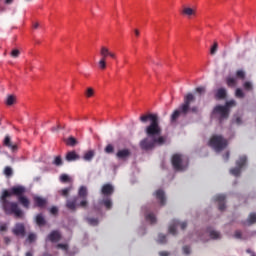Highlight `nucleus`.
Instances as JSON below:
<instances>
[{
  "label": "nucleus",
  "mask_w": 256,
  "mask_h": 256,
  "mask_svg": "<svg viewBox=\"0 0 256 256\" xmlns=\"http://www.w3.org/2000/svg\"><path fill=\"white\" fill-rule=\"evenodd\" d=\"M25 193H27V188L23 185L14 186L10 188V190H3L0 197V203L5 215H14L17 219L23 217V210L19 207V203L24 209H29V206L31 205V202L29 201V198L25 196ZM13 195L18 197V203L8 200L9 197H13Z\"/></svg>",
  "instance_id": "obj_1"
},
{
  "label": "nucleus",
  "mask_w": 256,
  "mask_h": 256,
  "mask_svg": "<svg viewBox=\"0 0 256 256\" xmlns=\"http://www.w3.org/2000/svg\"><path fill=\"white\" fill-rule=\"evenodd\" d=\"M140 121L141 123L150 121V125L145 129L147 137L142 139L139 143L142 151H153L157 145L159 147L165 145V137L161 136V126H159V116H157V114L142 115Z\"/></svg>",
  "instance_id": "obj_2"
},
{
  "label": "nucleus",
  "mask_w": 256,
  "mask_h": 256,
  "mask_svg": "<svg viewBox=\"0 0 256 256\" xmlns=\"http://www.w3.org/2000/svg\"><path fill=\"white\" fill-rule=\"evenodd\" d=\"M191 103H195V95L193 93H187L184 96V101L178 109L174 110L170 116L171 123H176L179 117H187L189 113H199V107L193 106L191 107Z\"/></svg>",
  "instance_id": "obj_3"
},
{
  "label": "nucleus",
  "mask_w": 256,
  "mask_h": 256,
  "mask_svg": "<svg viewBox=\"0 0 256 256\" xmlns=\"http://www.w3.org/2000/svg\"><path fill=\"white\" fill-rule=\"evenodd\" d=\"M88 195L89 192L87 191V188L85 186H81L78 190V196L66 201L67 209L70 211H77V207L87 209V207H89V201L87 200Z\"/></svg>",
  "instance_id": "obj_4"
},
{
  "label": "nucleus",
  "mask_w": 256,
  "mask_h": 256,
  "mask_svg": "<svg viewBox=\"0 0 256 256\" xmlns=\"http://www.w3.org/2000/svg\"><path fill=\"white\" fill-rule=\"evenodd\" d=\"M237 102L235 100H229L225 103L224 106L217 105L214 107L213 113H217L220 118V122L224 121V119H229V113H231V108L236 107Z\"/></svg>",
  "instance_id": "obj_5"
},
{
  "label": "nucleus",
  "mask_w": 256,
  "mask_h": 256,
  "mask_svg": "<svg viewBox=\"0 0 256 256\" xmlns=\"http://www.w3.org/2000/svg\"><path fill=\"white\" fill-rule=\"evenodd\" d=\"M208 145L212 147L216 153H219L227 147V140L221 135H213L210 138Z\"/></svg>",
  "instance_id": "obj_6"
},
{
  "label": "nucleus",
  "mask_w": 256,
  "mask_h": 256,
  "mask_svg": "<svg viewBox=\"0 0 256 256\" xmlns=\"http://www.w3.org/2000/svg\"><path fill=\"white\" fill-rule=\"evenodd\" d=\"M100 57L101 59L98 62V67L101 71H105L107 69V58L111 57V59H116L117 55L114 52L109 51V48L102 46L100 48Z\"/></svg>",
  "instance_id": "obj_7"
},
{
  "label": "nucleus",
  "mask_w": 256,
  "mask_h": 256,
  "mask_svg": "<svg viewBox=\"0 0 256 256\" xmlns=\"http://www.w3.org/2000/svg\"><path fill=\"white\" fill-rule=\"evenodd\" d=\"M247 165V156H240L236 161V167L230 170L231 175L239 177L241 175V169Z\"/></svg>",
  "instance_id": "obj_8"
},
{
  "label": "nucleus",
  "mask_w": 256,
  "mask_h": 256,
  "mask_svg": "<svg viewBox=\"0 0 256 256\" xmlns=\"http://www.w3.org/2000/svg\"><path fill=\"white\" fill-rule=\"evenodd\" d=\"M183 161H185V158H183L182 154H174L171 158L173 169H175V171H183L185 169Z\"/></svg>",
  "instance_id": "obj_9"
},
{
  "label": "nucleus",
  "mask_w": 256,
  "mask_h": 256,
  "mask_svg": "<svg viewBox=\"0 0 256 256\" xmlns=\"http://www.w3.org/2000/svg\"><path fill=\"white\" fill-rule=\"evenodd\" d=\"M13 235L16 237H24L25 236V224L23 223H16L14 228L12 229Z\"/></svg>",
  "instance_id": "obj_10"
},
{
  "label": "nucleus",
  "mask_w": 256,
  "mask_h": 256,
  "mask_svg": "<svg viewBox=\"0 0 256 256\" xmlns=\"http://www.w3.org/2000/svg\"><path fill=\"white\" fill-rule=\"evenodd\" d=\"M225 199H227L225 194H218L214 197L215 202L218 203L219 211H223L226 208Z\"/></svg>",
  "instance_id": "obj_11"
},
{
  "label": "nucleus",
  "mask_w": 256,
  "mask_h": 256,
  "mask_svg": "<svg viewBox=\"0 0 256 256\" xmlns=\"http://www.w3.org/2000/svg\"><path fill=\"white\" fill-rule=\"evenodd\" d=\"M46 241H50L51 243H58L61 241V232L58 230L52 231L46 238Z\"/></svg>",
  "instance_id": "obj_12"
},
{
  "label": "nucleus",
  "mask_w": 256,
  "mask_h": 256,
  "mask_svg": "<svg viewBox=\"0 0 256 256\" xmlns=\"http://www.w3.org/2000/svg\"><path fill=\"white\" fill-rule=\"evenodd\" d=\"M114 192H115V188L113 187V185L104 184L102 186L101 193L102 195H104V197H111V195H113Z\"/></svg>",
  "instance_id": "obj_13"
},
{
  "label": "nucleus",
  "mask_w": 256,
  "mask_h": 256,
  "mask_svg": "<svg viewBox=\"0 0 256 256\" xmlns=\"http://www.w3.org/2000/svg\"><path fill=\"white\" fill-rule=\"evenodd\" d=\"M157 201H159L160 205H165V203H167V199L165 198V191H163L162 189L157 190L154 193Z\"/></svg>",
  "instance_id": "obj_14"
},
{
  "label": "nucleus",
  "mask_w": 256,
  "mask_h": 256,
  "mask_svg": "<svg viewBox=\"0 0 256 256\" xmlns=\"http://www.w3.org/2000/svg\"><path fill=\"white\" fill-rule=\"evenodd\" d=\"M65 159L68 161V163H71L73 161H79L81 156H79L76 151H69L67 152Z\"/></svg>",
  "instance_id": "obj_15"
},
{
  "label": "nucleus",
  "mask_w": 256,
  "mask_h": 256,
  "mask_svg": "<svg viewBox=\"0 0 256 256\" xmlns=\"http://www.w3.org/2000/svg\"><path fill=\"white\" fill-rule=\"evenodd\" d=\"M214 97L217 101H221L223 99H226L227 97V89L225 88H219L218 90H216Z\"/></svg>",
  "instance_id": "obj_16"
},
{
  "label": "nucleus",
  "mask_w": 256,
  "mask_h": 256,
  "mask_svg": "<svg viewBox=\"0 0 256 256\" xmlns=\"http://www.w3.org/2000/svg\"><path fill=\"white\" fill-rule=\"evenodd\" d=\"M33 201H34L35 207L43 208L45 207V205H47V199L41 196H34Z\"/></svg>",
  "instance_id": "obj_17"
},
{
  "label": "nucleus",
  "mask_w": 256,
  "mask_h": 256,
  "mask_svg": "<svg viewBox=\"0 0 256 256\" xmlns=\"http://www.w3.org/2000/svg\"><path fill=\"white\" fill-rule=\"evenodd\" d=\"M116 157L118 159H129V157H131V150L129 149H122V150H119L117 153H116Z\"/></svg>",
  "instance_id": "obj_18"
},
{
  "label": "nucleus",
  "mask_w": 256,
  "mask_h": 256,
  "mask_svg": "<svg viewBox=\"0 0 256 256\" xmlns=\"http://www.w3.org/2000/svg\"><path fill=\"white\" fill-rule=\"evenodd\" d=\"M94 157H95V150H88L84 152L82 159L90 163V161H93Z\"/></svg>",
  "instance_id": "obj_19"
},
{
  "label": "nucleus",
  "mask_w": 256,
  "mask_h": 256,
  "mask_svg": "<svg viewBox=\"0 0 256 256\" xmlns=\"http://www.w3.org/2000/svg\"><path fill=\"white\" fill-rule=\"evenodd\" d=\"M4 145H5V147H9V149H12V151H16V149H17V144H12L11 137H9V136H5Z\"/></svg>",
  "instance_id": "obj_20"
},
{
  "label": "nucleus",
  "mask_w": 256,
  "mask_h": 256,
  "mask_svg": "<svg viewBox=\"0 0 256 256\" xmlns=\"http://www.w3.org/2000/svg\"><path fill=\"white\" fill-rule=\"evenodd\" d=\"M226 85L227 87H230L231 89H233L234 87H237V79L234 77H227L226 78Z\"/></svg>",
  "instance_id": "obj_21"
},
{
  "label": "nucleus",
  "mask_w": 256,
  "mask_h": 256,
  "mask_svg": "<svg viewBox=\"0 0 256 256\" xmlns=\"http://www.w3.org/2000/svg\"><path fill=\"white\" fill-rule=\"evenodd\" d=\"M179 225L178 220H173L172 224L169 226V233L171 235H177V227Z\"/></svg>",
  "instance_id": "obj_22"
},
{
  "label": "nucleus",
  "mask_w": 256,
  "mask_h": 256,
  "mask_svg": "<svg viewBox=\"0 0 256 256\" xmlns=\"http://www.w3.org/2000/svg\"><path fill=\"white\" fill-rule=\"evenodd\" d=\"M182 13L186 15V17H194L196 11L194 8L184 7Z\"/></svg>",
  "instance_id": "obj_23"
},
{
  "label": "nucleus",
  "mask_w": 256,
  "mask_h": 256,
  "mask_svg": "<svg viewBox=\"0 0 256 256\" xmlns=\"http://www.w3.org/2000/svg\"><path fill=\"white\" fill-rule=\"evenodd\" d=\"M256 223V213L252 212L249 214L247 221L244 223V225H255Z\"/></svg>",
  "instance_id": "obj_24"
},
{
  "label": "nucleus",
  "mask_w": 256,
  "mask_h": 256,
  "mask_svg": "<svg viewBox=\"0 0 256 256\" xmlns=\"http://www.w3.org/2000/svg\"><path fill=\"white\" fill-rule=\"evenodd\" d=\"M101 205H104V207H106V209H111V207H113V202L111 201V198L107 197L105 199H103L102 201H100Z\"/></svg>",
  "instance_id": "obj_25"
},
{
  "label": "nucleus",
  "mask_w": 256,
  "mask_h": 256,
  "mask_svg": "<svg viewBox=\"0 0 256 256\" xmlns=\"http://www.w3.org/2000/svg\"><path fill=\"white\" fill-rule=\"evenodd\" d=\"M46 221H45V218L43 217V214H38L36 216V224L39 226V227H43V225H45Z\"/></svg>",
  "instance_id": "obj_26"
},
{
  "label": "nucleus",
  "mask_w": 256,
  "mask_h": 256,
  "mask_svg": "<svg viewBox=\"0 0 256 256\" xmlns=\"http://www.w3.org/2000/svg\"><path fill=\"white\" fill-rule=\"evenodd\" d=\"M66 145H68L69 147H75V145H77V139H75V137H73V136H70L66 140Z\"/></svg>",
  "instance_id": "obj_27"
},
{
  "label": "nucleus",
  "mask_w": 256,
  "mask_h": 256,
  "mask_svg": "<svg viewBox=\"0 0 256 256\" xmlns=\"http://www.w3.org/2000/svg\"><path fill=\"white\" fill-rule=\"evenodd\" d=\"M15 101H17V98H15L13 95H9L6 99V105L11 107V105H15Z\"/></svg>",
  "instance_id": "obj_28"
},
{
  "label": "nucleus",
  "mask_w": 256,
  "mask_h": 256,
  "mask_svg": "<svg viewBox=\"0 0 256 256\" xmlns=\"http://www.w3.org/2000/svg\"><path fill=\"white\" fill-rule=\"evenodd\" d=\"M146 221H149L152 225L157 223V218L155 217V214L150 213L146 215Z\"/></svg>",
  "instance_id": "obj_29"
},
{
  "label": "nucleus",
  "mask_w": 256,
  "mask_h": 256,
  "mask_svg": "<svg viewBox=\"0 0 256 256\" xmlns=\"http://www.w3.org/2000/svg\"><path fill=\"white\" fill-rule=\"evenodd\" d=\"M86 221L89 225H92V227H97V225H99V219L97 218H87Z\"/></svg>",
  "instance_id": "obj_30"
},
{
  "label": "nucleus",
  "mask_w": 256,
  "mask_h": 256,
  "mask_svg": "<svg viewBox=\"0 0 256 256\" xmlns=\"http://www.w3.org/2000/svg\"><path fill=\"white\" fill-rule=\"evenodd\" d=\"M53 165L56 167H61V165H63V158H61V156H56L54 158Z\"/></svg>",
  "instance_id": "obj_31"
},
{
  "label": "nucleus",
  "mask_w": 256,
  "mask_h": 256,
  "mask_svg": "<svg viewBox=\"0 0 256 256\" xmlns=\"http://www.w3.org/2000/svg\"><path fill=\"white\" fill-rule=\"evenodd\" d=\"M209 235L212 239H221V233H219L215 230H210Z\"/></svg>",
  "instance_id": "obj_32"
},
{
  "label": "nucleus",
  "mask_w": 256,
  "mask_h": 256,
  "mask_svg": "<svg viewBox=\"0 0 256 256\" xmlns=\"http://www.w3.org/2000/svg\"><path fill=\"white\" fill-rule=\"evenodd\" d=\"M235 97H237L238 99H243V97H245V93L243 92V90L241 88L236 89Z\"/></svg>",
  "instance_id": "obj_33"
},
{
  "label": "nucleus",
  "mask_w": 256,
  "mask_h": 256,
  "mask_svg": "<svg viewBox=\"0 0 256 256\" xmlns=\"http://www.w3.org/2000/svg\"><path fill=\"white\" fill-rule=\"evenodd\" d=\"M70 192H71V187L64 188L59 191V193H60V195H62V197H69Z\"/></svg>",
  "instance_id": "obj_34"
},
{
  "label": "nucleus",
  "mask_w": 256,
  "mask_h": 256,
  "mask_svg": "<svg viewBox=\"0 0 256 256\" xmlns=\"http://www.w3.org/2000/svg\"><path fill=\"white\" fill-rule=\"evenodd\" d=\"M4 175H6V177H11V175H13V169L9 166H6L4 168Z\"/></svg>",
  "instance_id": "obj_35"
},
{
  "label": "nucleus",
  "mask_w": 256,
  "mask_h": 256,
  "mask_svg": "<svg viewBox=\"0 0 256 256\" xmlns=\"http://www.w3.org/2000/svg\"><path fill=\"white\" fill-rule=\"evenodd\" d=\"M158 243H161V244L167 243V236H165V234H159Z\"/></svg>",
  "instance_id": "obj_36"
},
{
  "label": "nucleus",
  "mask_w": 256,
  "mask_h": 256,
  "mask_svg": "<svg viewBox=\"0 0 256 256\" xmlns=\"http://www.w3.org/2000/svg\"><path fill=\"white\" fill-rule=\"evenodd\" d=\"M218 48H219V44H217V42H214L213 46L210 49L211 55H215L217 53Z\"/></svg>",
  "instance_id": "obj_37"
},
{
  "label": "nucleus",
  "mask_w": 256,
  "mask_h": 256,
  "mask_svg": "<svg viewBox=\"0 0 256 256\" xmlns=\"http://www.w3.org/2000/svg\"><path fill=\"white\" fill-rule=\"evenodd\" d=\"M37 239V235L35 233H30L28 235L27 241L30 243H34V241H36Z\"/></svg>",
  "instance_id": "obj_38"
},
{
  "label": "nucleus",
  "mask_w": 256,
  "mask_h": 256,
  "mask_svg": "<svg viewBox=\"0 0 256 256\" xmlns=\"http://www.w3.org/2000/svg\"><path fill=\"white\" fill-rule=\"evenodd\" d=\"M236 77L238 78V79H245V71H243V70H237V72H236Z\"/></svg>",
  "instance_id": "obj_39"
},
{
  "label": "nucleus",
  "mask_w": 256,
  "mask_h": 256,
  "mask_svg": "<svg viewBox=\"0 0 256 256\" xmlns=\"http://www.w3.org/2000/svg\"><path fill=\"white\" fill-rule=\"evenodd\" d=\"M206 91L207 89L205 88V86H200L196 88V93H198L199 95L205 94Z\"/></svg>",
  "instance_id": "obj_40"
},
{
  "label": "nucleus",
  "mask_w": 256,
  "mask_h": 256,
  "mask_svg": "<svg viewBox=\"0 0 256 256\" xmlns=\"http://www.w3.org/2000/svg\"><path fill=\"white\" fill-rule=\"evenodd\" d=\"M10 55L14 59H17V57H19V55H21V52L19 50H17V49H14V50L11 51Z\"/></svg>",
  "instance_id": "obj_41"
},
{
  "label": "nucleus",
  "mask_w": 256,
  "mask_h": 256,
  "mask_svg": "<svg viewBox=\"0 0 256 256\" xmlns=\"http://www.w3.org/2000/svg\"><path fill=\"white\" fill-rule=\"evenodd\" d=\"M243 87L246 91H251L253 89V84H251V82H245Z\"/></svg>",
  "instance_id": "obj_42"
},
{
  "label": "nucleus",
  "mask_w": 256,
  "mask_h": 256,
  "mask_svg": "<svg viewBox=\"0 0 256 256\" xmlns=\"http://www.w3.org/2000/svg\"><path fill=\"white\" fill-rule=\"evenodd\" d=\"M114 151L115 148L111 144H108L105 148V153H113Z\"/></svg>",
  "instance_id": "obj_43"
},
{
  "label": "nucleus",
  "mask_w": 256,
  "mask_h": 256,
  "mask_svg": "<svg viewBox=\"0 0 256 256\" xmlns=\"http://www.w3.org/2000/svg\"><path fill=\"white\" fill-rule=\"evenodd\" d=\"M60 181H61L62 183H67V182L69 181V176H68L67 174H62V175L60 176Z\"/></svg>",
  "instance_id": "obj_44"
},
{
  "label": "nucleus",
  "mask_w": 256,
  "mask_h": 256,
  "mask_svg": "<svg viewBox=\"0 0 256 256\" xmlns=\"http://www.w3.org/2000/svg\"><path fill=\"white\" fill-rule=\"evenodd\" d=\"M56 248L62 249L63 251H67V249H69V246L67 244H57Z\"/></svg>",
  "instance_id": "obj_45"
},
{
  "label": "nucleus",
  "mask_w": 256,
  "mask_h": 256,
  "mask_svg": "<svg viewBox=\"0 0 256 256\" xmlns=\"http://www.w3.org/2000/svg\"><path fill=\"white\" fill-rule=\"evenodd\" d=\"M94 90H93V88H88L87 90H86V97H93V95H94Z\"/></svg>",
  "instance_id": "obj_46"
},
{
  "label": "nucleus",
  "mask_w": 256,
  "mask_h": 256,
  "mask_svg": "<svg viewBox=\"0 0 256 256\" xmlns=\"http://www.w3.org/2000/svg\"><path fill=\"white\" fill-rule=\"evenodd\" d=\"M183 253L184 255H189L191 253V248H189V246H184Z\"/></svg>",
  "instance_id": "obj_47"
},
{
  "label": "nucleus",
  "mask_w": 256,
  "mask_h": 256,
  "mask_svg": "<svg viewBox=\"0 0 256 256\" xmlns=\"http://www.w3.org/2000/svg\"><path fill=\"white\" fill-rule=\"evenodd\" d=\"M50 213L52 215H57V213H59V209L55 206H53L51 209H50Z\"/></svg>",
  "instance_id": "obj_48"
},
{
  "label": "nucleus",
  "mask_w": 256,
  "mask_h": 256,
  "mask_svg": "<svg viewBox=\"0 0 256 256\" xmlns=\"http://www.w3.org/2000/svg\"><path fill=\"white\" fill-rule=\"evenodd\" d=\"M4 243H5V245H9L11 243V238L9 236H5Z\"/></svg>",
  "instance_id": "obj_49"
},
{
  "label": "nucleus",
  "mask_w": 256,
  "mask_h": 256,
  "mask_svg": "<svg viewBox=\"0 0 256 256\" xmlns=\"http://www.w3.org/2000/svg\"><path fill=\"white\" fill-rule=\"evenodd\" d=\"M241 231H239V230H237L236 232H235V234H234V237L236 238V239H241Z\"/></svg>",
  "instance_id": "obj_50"
},
{
  "label": "nucleus",
  "mask_w": 256,
  "mask_h": 256,
  "mask_svg": "<svg viewBox=\"0 0 256 256\" xmlns=\"http://www.w3.org/2000/svg\"><path fill=\"white\" fill-rule=\"evenodd\" d=\"M180 227H181L182 231H185V229H187V222L180 223Z\"/></svg>",
  "instance_id": "obj_51"
},
{
  "label": "nucleus",
  "mask_w": 256,
  "mask_h": 256,
  "mask_svg": "<svg viewBox=\"0 0 256 256\" xmlns=\"http://www.w3.org/2000/svg\"><path fill=\"white\" fill-rule=\"evenodd\" d=\"M0 231H7V224H0Z\"/></svg>",
  "instance_id": "obj_52"
},
{
  "label": "nucleus",
  "mask_w": 256,
  "mask_h": 256,
  "mask_svg": "<svg viewBox=\"0 0 256 256\" xmlns=\"http://www.w3.org/2000/svg\"><path fill=\"white\" fill-rule=\"evenodd\" d=\"M229 152H226L225 155H223L224 161H229Z\"/></svg>",
  "instance_id": "obj_53"
},
{
  "label": "nucleus",
  "mask_w": 256,
  "mask_h": 256,
  "mask_svg": "<svg viewBox=\"0 0 256 256\" xmlns=\"http://www.w3.org/2000/svg\"><path fill=\"white\" fill-rule=\"evenodd\" d=\"M159 255H160V256H169V252H167V251H161V252H159Z\"/></svg>",
  "instance_id": "obj_54"
},
{
  "label": "nucleus",
  "mask_w": 256,
  "mask_h": 256,
  "mask_svg": "<svg viewBox=\"0 0 256 256\" xmlns=\"http://www.w3.org/2000/svg\"><path fill=\"white\" fill-rule=\"evenodd\" d=\"M33 29H39V23H37V22L34 23V24H33Z\"/></svg>",
  "instance_id": "obj_55"
},
{
  "label": "nucleus",
  "mask_w": 256,
  "mask_h": 256,
  "mask_svg": "<svg viewBox=\"0 0 256 256\" xmlns=\"http://www.w3.org/2000/svg\"><path fill=\"white\" fill-rule=\"evenodd\" d=\"M6 5H11L13 3V0H5Z\"/></svg>",
  "instance_id": "obj_56"
},
{
  "label": "nucleus",
  "mask_w": 256,
  "mask_h": 256,
  "mask_svg": "<svg viewBox=\"0 0 256 256\" xmlns=\"http://www.w3.org/2000/svg\"><path fill=\"white\" fill-rule=\"evenodd\" d=\"M134 33H135L136 37H139L140 32H139V30H138V29L134 30Z\"/></svg>",
  "instance_id": "obj_57"
},
{
  "label": "nucleus",
  "mask_w": 256,
  "mask_h": 256,
  "mask_svg": "<svg viewBox=\"0 0 256 256\" xmlns=\"http://www.w3.org/2000/svg\"><path fill=\"white\" fill-rule=\"evenodd\" d=\"M236 123H237V125H241V118H236Z\"/></svg>",
  "instance_id": "obj_58"
},
{
  "label": "nucleus",
  "mask_w": 256,
  "mask_h": 256,
  "mask_svg": "<svg viewBox=\"0 0 256 256\" xmlns=\"http://www.w3.org/2000/svg\"><path fill=\"white\" fill-rule=\"evenodd\" d=\"M25 256H33V252H26Z\"/></svg>",
  "instance_id": "obj_59"
},
{
  "label": "nucleus",
  "mask_w": 256,
  "mask_h": 256,
  "mask_svg": "<svg viewBox=\"0 0 256 256\" xmlns=\"http://www.w3.org/2000/svg\"><path fill=\"white\" fill-rule=\"evenodd\" d=\"M42 256H52V255L49 253H44Z\"/></svg>",
  "instance_id": "obj_60"
},
{
  "label": "nucleus",
  "mask_w": 256,
  "mask_h": 256,
  "mask_svg": "<svg viewBox=\"0 0 256 256\" xmlns=\"http://www.w3.org/2000/svg\"><path fill=\"white\" fill-rule=\"evenodd\" d=\"M52 131H57V128L53 127V128H52Z\"/></svg>",
  "instance_id": "obj_61"
},
{
  "label": "nucleus",
  "mask_w": 256,
  "mask_h": 256,
  "mask_svg": "<svg viewBox=\"0 0 256 256\" xmlns=\"http://www.w3.org/2000/svg\"><path fill=\"white\" fill-rule=\"evenodd\" d=\"M27 1H31V0H27Z\"/></svg>",
  "instance_id": "obj_62"
}]
</instances>
